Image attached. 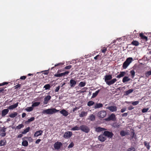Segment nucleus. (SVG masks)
Returning <instances> with one entry per match:
<instances>
[{
	"mask_svg": "<svg viewBox=\"0 0 151 151\" xmlns=\"http://www.w3.org/2000/svg\"><path fill=\"white\" fill-rule=\"evenodd\" d=\"M106 115V113L105 111H101L98 113V116L99 117L103 118L105 117Z\"/></svg>",
	"mask_w": 151,
	"mask_h": 151,
	"instance_id": "7",
	"label": "nucleus"
},
{
	"mask_svg": "<svg viewBox=\"0 0 151 151\" xmlns=\"http://www.w3.org/2000/svg\"><path fill=\"white\" fill-rule=\"evenodd\" d=\"M149 108H144L142 109V112L143 113H145L147 112V111L149 110Z\"/></svg>",
	"mask_w": 151,
	"mask_h": 151,
	"instance_id": "47",
	"label": "nucleus"
},
{
	"mask_svg": "<svg viewBox=\"0 0 151 151\" xmlns=\"http://www.w3.org/2000/svg\"><path fill=\"white\" fill-rule=\"evenodd\" d=\"M130 73L131 74L132 77L133 78L135 76V72L134 70H132L130 71Z\"/></svg>",
	"mask_w": 151,
	"mask_h": 151,
	"instance_id": "43",
	"label": "nucleus"
},
{
	"mask_svg": "<svg viewBox=\"0 0 151 151\" xmlns=\"http://www.w3.org/2000/svg\"><path fill=\"white\" fill-rule=\"evenodd\" d=\"M120 135L121 136L123 137L128 135V133L123 130H122L120 132Z\"/></svg>",
	"mask_w": 151,
	"mask_h": 151,
	"instance_id": "29",
	"label": "nucleus"
},
{
	"mask_svg": "<svg viewBox=\"0 0 151 151\" xmlns=\"http://www.w3.org/2000/svg\"><path fill=\"white\" fill-rule=\"evenodd\" d=\"M80 126L79 127L77 126H76L74 127H73L71 129V130L72 131H76V130H80Z\"/></svg>",
	"mask_w": 151,
	"mask_h": 151,
	"instance_id": "35",
	"label": "nucleus"
},
{
	"mask_svg": "<svg viewBox=\"0 0 151 151\" xmlns=\"http://www.w3.org/2000/svg\"><path fill=\"white\" fill-rule=\"evenodd\" d=\"M69 73V71H65L64 72L61 73L62 76H64L65 75H68Z\"/></svg>",
	"mask_w": 151,
	"mask_h": 151,
	"instance_id": "51",
	"label": "nucleus"
},
{
	"mask_svg": "<svg viewBox=\"0 0 151 151\" xmlns=\"http://www.w3.org/2000/svg\"><path fill=\"white\" fill-rule=\"evenodd\" d=\"M103 106V105L101 103L96 104L94 106V108L95 109L99 108L102 107Z\"/></svg>",
	"mask_w": 151,
	"mask_h": 151,
	"instance_id": "22",
	"label": "nucleus"
},
{
	"mask_svg": "<svg viewBox=\"0 0 151 151\" xmlns=\"http://www.w3.org/2000/svg\"><path fill=\"white\" fill-rule=\"evenodd\" d=\"M40 102H35L33 103L32 105V106L33 107H34L37 106H39L40 104Z\"/></svg>",
	"mask_w": 151,
	"mask_h": 151,
	"instance_id": "40",
	"label": "nucleus"
},
{
	"mask_svg": "<svg viewBox=\"0 0 151 151\" xmlns=\"http://www.w3.org/2000/svg\"><path fill=\"white\" fill-rule=\"evenodd\" d=\"M33 107L32 106L27 107L25 110L27 112H30L33 110Z\"/></svg>",
	"mask_w": 151,
	"mask_h": 151,
	"instance_id": "36",
	"label": "nucleus"
},
{
	"mask_svg": "<svg viewBox=\"0 0 151 151\" xmlns=\"http://www.w3.org/2000/svg\"><path fill=\"white\" fill-rule=\"evenodd\" d=\"M43 132V131L41 130L37 131L34 134V136L38 137L39 136L41 135L42 134Z\"/></svg>",
	"mask_w": 151,
	"mask_h": 151,
	"instance_id": "17",
	"label": "nucleus"
},
{
	"mask_svg": "<svg viewBox=\"0 0 151 151\" xmlns=\"http://www.w3.org/2000/svg\"><path fill=\"white\" fill-rule=\"evenodd\" d=\"M127 151H135V149L133 147H131L128 149Z\"/></svg>",
	"mask_w": 151,
	"mask_h": 151,
	"instance_id": "46",
	"label": "nucleus"
},
{
	"mask_svg": "<svg viewBox=\"0 0 151 151\" xmlns=\"http://www.w3.org/2000/svg\"><path fill=\"white\" fill-rule=\"evenodd\" d=\"M8 83L7 82H4L2 83H0V86L4 85H5L7 84H8Z\"/></svg>",
	"mask_w": 151,
	"mask_h": 151,
	"instance_id": "55",
	"label": "nucleus"
},
{
	"mask_svg": "<svg viewBox=\"0 0 151 151\" xmlns=\"http://www.w3.org/2000/svg\"><path fill=\"white\" fill-rule=\"evenodd\" d=\"M99 57H100L99 58L100 59V58H100V57H101L99 55H97L95 57H94V59L96 60L98 59Z\"/></svg>",
	"mask_w": 151,
	"mask_h": 151,
	"instance_id": "59",
	"label": "nucleus"
},
{
	"mask_svg": "<svg viewBox=\"0 0 151 151\" xmlns=\"http://www.w3.org/2000/svg\"><path fill=\"white\" fill-rule=\"evenodd\" d=\"M126 74V72L124 71H122L120 72V73L116 77L117 78H119L122 77L124 76Z\"/></svg>",
	"mask_w": 151,
	"mask_h": 151,
	"instance_id": "18",
	"label": "nucleus"
},
{
	"mask_svg": "<svg viewBox=\"0 0 151 151\" xmlns=\"http://www.w3.org/2000/svg\"><path fill=\"white\" fill-rule=\"evenodd\" d=\"M105 81L106 83L108 82L109 81L111 80L112 78V75H106L105 77Z\"/></svg>",
	"mask_w": 151,
	"mask_h": 151,
	"instance_id": "12",
	"label": "nucleus"
},
{
	"mask_svg": "<svg viewBox=\"0 0 151 151\" xmlns=\"http://www.w3.org/2000/svg\"><path fill=\"white\" fill-rule=\"evenodd\" d=\"M35 119L34 117H32L30 119H28L27 121L25 122V123L26 124H29L30 122L33 121Z\"/></svg>",
	"mask_w": 151,
	"mask_h": 151,
	"instance_id": "24",
	"label": "nucleus"
},
{
	"mask_svg": "<svg viewBox=\"0 0 151 151\" xmlns=\"http://www.w3.org/2000/svg\"><path fill=\"white\" fill-rule=\"evenodd\" d=\"M63 64H64L63 63H59L57 64H55V66L54 67H53L51 68V69L52 70L55 67H58V68H57L58 69L60 67H62L63 65Z\"/></svg>",
	"mask_w": 151,
	"mask_h": 151,
	"instance_id": "19",
	"label": "nucleus"
},
{
	"mask_svg": "<svg viewBox=\"0 0 151 151\" xmlns=\"http://www.w3.org/2000/svg\"><path fill=\"white\" fill-rule=\"evenodd\" d=\"M4 91H6V89L4 90V88H0V93L1 92L3 93Z\"/></svg>",
	"mask_w": 151,
	"mask_h": 151,
	"instance_id": "56",
	"label": "nucleus"
},
{
	"mask_svg": "<svg viewBox=\"0 0 151 151\" xmlns=\"http://www.w3.org/2000/svg\"><path fill=\"white\" fill-rule=\"evenodd\" d=\"M6 133L5 132H3L2 133H1L0 134V135L1 137H4L6 135Z\"/></svg>",
	"mask_w": 151,
	"mask_h": 151,
	"instance_id": "64",
	"label": "nucleus"
},
{
	"mask_svg": "<svg viewBox=\"0 0 151 151\" xmlns=\"http://www.w3.org/2000/svg\"><path fill=\"white\" fill-rule=\"evenodd\" d=\"M139 42L136 40H133L131 42V44L135 46H137L139 45Z\"/></svg>",
	"mask_w": 151,
	"mask_h": 151,
	"instance_id": "27",
	"label": "nucleus"
},
{
	"mask_svg": "<svg viewBox=\"0 0 151 151\" xmlns=\"http://www.w3.org/2000/svg\"><path fill=\"white\" fill-rule=\"evenodd\" d=\"M151 75V70L147 71L145 73V75L147 77H149Z\"/></svg>",
	"mask_w": 151,
	"mask_h": 151,
	"instance_id": "45",
	"label": "nucleus"
},
{
	"mask_svg": "<svg viewBox=\"0 0 151 151\" xmlns=\"http://www.w3.org/2000/svg\"><path fill=\"white\" fill-rule=\"evenodd\" d=\"M116 119V118L115 115L114 114L112 113L108 118L106 119V120L107 121L111 120L114 121Z\"/></svg>",
	"mask_w": 151,
	"mask_h": 151,
	"instance_id": "4",
	"label": "nucleus"
},
{
	"mask_svg": "<svg viewBox=\"0 0 151 151\" xmlns=\"http://www.w3.org/2000/svg\"><path fill=\"white\" fill-rule=\"evenodd\" d=\"M135 135V132L134 131H133L131 132V136L132 138H133L134 137Z\"/></svg>",
	"mask_w": 151,
	"mask_h": 151,
	"instance_id": "58",
	"label": "nucleus"
},
{
	"mask_svg": "<svg viewBox=\"0 0 151 151\" xmlns=\"http://www.w3.org/2000/svg\"><path fill=\"white\" fill-rule=\"evenodd\" d=\"M59 110H58L55 108H53L49 109H48L44 110L42 112L43 114H52L54 113H57L59 111Z\"/></svg>",
	"mask_w": 151,
	"mask_h": 151,
	"instance_id": "1",
	"label": "nucleus"
},
{
	"mask_svg": "<svg viewBox=\"0 0 151 151\" xmlns=\"http://www.w3.org/2000/svg\"><path fill=\"white\" fill-rule=\"evenodd\" d=\"M87 114V112L85 111H82L79 115V116L81 117L86 116Z\"/></svg>",
	"mask_w": 151,
	"mask_h": 151,
	"instance_id": "25",
	"label": "nucleus"
},
{
	"mask_svg": "<svg viewBox=\"0 0 151 151\" xmlns=\"http://www.w3.org/2000/svg\"><path fill=\"white\" fill-rule=\"evenodd\" d=\"M72 67V66L71 65H69L66 66L65 67V69H68L71 68Z\"/></svg>",
	"mask_w": 151,
	"mask_h": 151,
	"instance_id": "57",
	"label": "nucleus"
},
{
	"mask_svg": "<svg viewBox=\"0 0 151 151\" xmlns=\"http://www.w3.org/2000/svg\"><path fill=\"white\" fill-rule=\"evenodd\" d=\"M6 142L5 139L0 141V146H1L6 145Z\"/></svg>",
	"mask_w": 151,
	"mask_h": 151,
	"instance_id": "28",
	"label": "nucleus"
},
{
	"mask_svg": "<svg viewBox=\"0 0 151 151\" xmlns=\"http://www.w3.org/2000/svg\"><path fill=\"white\" fill-rule=\"evenodd\" d=\"M86 84V83L83 82H81L79 83V85L81 87H84L85 86Z\"/></svg>",
	"mask_w": 151,
	"mask_h": 151,
	"instance_id": "44",
	"label": "nucleus"
},
{
	"mask_svg": "<svg viewBox=\"0 0 151 151\" xmlns=\"http://www.w3.org/2000/svg\"><path fill=\"white\" fill-rule=\"evenodd\" d=\"M134 108L131 106H130L128 107V109L129 110H131L133 109Z\"/></svg>",
	"mask_w": 151,
	"mask_h": 151,
	"instance_id": "61",
	"label": "nucleus"
},
{
	"mask_svg": "<svg viewBox=\"0 0 151 151\" xmlns=\"http://www.w3.org/2000/svg\"><path fill=\"white\" fill-rule=\"evenodd\" d=\"M18 102H17L15 104L10 106L8 107V109L10 110L13 109L17 108L18 105Z\"/></svg>",
	"mask_w": 151,
	"mask_h": 151,
	"instance_id": "13",
	"label": "nucleus"
},
{
	"mask_svg": "<svg viewBox=\"0 0 151 151\" xmlns=\"http://www.w3.org/2000/svg\"><path fill=\"white\" fill-rule=\"evenodd\" d=\"M74 146V144L73 142H71V143L69 145L68 147V148H70L72 147H73Z\"/></svg>",
	"mask_w": 151,
	"mask_h": 151,
	"instance_id": "50",
	"label": "nucleus"
},
{
	"mask_svg": "<svg viewBox=\"0 0 151 151\" xmlns=\"http://www.w3.org/2000/svg\"><path fill=\"white\" fill-rule=\"evenodd\" d=\"M18 114L17 112H14L13 113H12L9 115V116L12 118H13L16 117Z\"/></svg>",
	"mask_w": 151,
	"mask_h": 151,
	"instance_id": "33",
	"label": "nucleus"
},
{
	"mask_svg": "<svg viewBox=\"0 0 151 151\" xmlns=\"http://www.w3.org/2000/svg\"><path fill=\"white\" fill-rule=\"evenodd\" d=\"M6 129V128L5 127H4L2 128V129H1V131L3 132H5Z\"/></svg>",
	"mask_w": 151,
	"mask_h": 151,
	"instance_id": "53",
	"label": "nucleus"
},
{
	"mask_svg": "<svg viewBox=\"0 0 151 151\" xmlns=\"http://www.w3.org/2000/svg\"><path fill=\"white\" fill-rule=\"evenodd\" d=\"M139 102L138 101H136L132 102V104L133 105H136L139 104Z\"/></svg>",
	"mask_w": 151,
	"mask_h": 151,
	"instance_id": "49",
	"label": "nucleus"
},
{
	"mask_svg": "<svg viewBox=\"0 0 151 151\" xmlns=\"http://www.w3.org/2000/svg\"><path fill=\"white\" fill-rule=\"evenodd\" d=\"M72 135V132H71L68 131L65 133L63 137L65 138L68 139Z\"/></svg>",
	"mask_w": 151,
	"mask_h": 151,
	"instance_id": "8",
	"label": "nucleus"
},
{
	"mask_svg": "<svg viewBox=\"0 0 151 151\" xmlns=\"http://www.w3.org/2000/svg\"><path fill=\"white\" fill-rule=\"evenodd\" d=\"M87 89V87H84V88H83L82 89V90H83V91H81V92L83 93V92H85Z\"/></svg>",
	"mask_w": 151,
	"mask_h": 151,
	"instance_id": "60",
	"label": "nucleus"
},
{
	"mask_svg": "<svg viewBox=\"0 0 151 151\" xmlns=\"http://www.w3.org/2000/svg\"><path fill=\"white\" fill-rule=\"evenodd\" d=\"M106 109L112 112L115 111L117 110V107L115 106H109L107 107Z\"/></svg>",
	"mask_w": 151,
	"mask_h": 151,
	"instance_id": "9",
	"label": "nucleus"
},
{
	"mask_svg": "<svg viewBox=\"0 0 151 151\" xmlns=\"http://www.w3.org/2000/svg\"><path fill=\"white\" fill-rule=\"evenodd\" d=\"M100 91V90L99 89L97 91H96L95 93H93L92 96V98H94L96 97L98 95L99 92Z\"/></svg>",
	"mask_w": 151,
	"mask_h": 151,
	"instance_id": "38",
	"label": "nucleus"
},
{
	"mask_svg": "<svg viewBox=\"0 0 151 151\" xmlns=\"http://www.w3.org/2000/svg\"><path fill=\"white\" fill-rule=\"evenodd\" d=\"M133 91V89H130L125 92V95L126 96L129 95L130 93H132Z\"/></svg>",
	"mask_w": 151,
	"mask_h": 151,
	"instance_id": "30",
	"label": "nucleus"
},
{
	"mask_svg": "<svg viewBox=\"0 0 151 151\" xmlns=\"http://www.w3.org/2000/svg\"><path fill=\"white\" fill-rule=\"evenodd\" d=\"M95 117L94 115L91 114L89 116L88 119L91 121H93L95 120Z\"/></svg>",
	"mask_w": 151,
	"mask_h": 151,
	"instance_id": "32",
	"label": "nucleus"
},
{
	"mask_svg": "<svg viewBox=\"0 0 151 151\" xmlns=\"http://www.w3.org/2000/svg\"><path fill=\"white\" fill-rule=\"evenodd\" d=\"M62 145L63 144L61 142H57L54 144V147L56 150H59Z\"/></svg>",
	"mask_w": 151,
	"mask_h": 151,
	"instance_id": "6",
	"label": "nucleus"
},
{
	"mask_svg": "<svg viewBox=\"0 0 151 151\" xmlns=\"http://www.w3.org/2000/svg\"><path fill=\"white\" fill-rule=\"evenodd\" d=\"M133 60L132 58L129 57L127 59L126 61L124 63L122 67L124 69H126Z\"/></svg>",
	"mask_w": 151,
	"mask_h": 151,
	"instance_id": "2",
	"label": "nucleus"
},
{
	"mask_svg": "<svg viewBox=\"0 0 151 151\" xmlns=\"http://www.w3.org/2000/svg\"><path fill=\"white\" fill-rule=\"evenodd\" d=\"M116 81L117 80L116 78H114L108 82H106V83L108 85L110 86L114 84Z\"/></svg>",
	"mask_w": 151,
	"mask_h": 151,
	"instance_id": "16",
	"label": "nucleus"
},
{
	"mask_svg": "<svg viewBox=\"0 0 151 151\" xmlns=\"http://www.w3.org/2000/svg\"><path fill=\"white\" fill-rule=\"evenodd\" d=\"M103 49H101V50L102 53H104L107 50V48L105 47L103 48Z\"/></svg>",
	"mask_w": 151,
	"mask_h": 151,
	"instance_id": "48",
	"label": "nucleus"
},
{
	"mask_svg": "<svg viewBox=\"0 0 151 151\" xmlns=\"http://www.w3.org/2000/svg\"><path fill=\"white\" fill-rule=\"evenodd\" d=\"M145 147H146L147 149L149 150L150 149V143L147 142L146 141H145L144 143Z\"/></svg>",
	"mask_w": 151,
	"mask_h": 151,
	"instance_id": "23",
	"label": "nucleus"
},
{
	"mask_svg": "<svg viewBox=\"0 0 151 151\" xmlns=\"http://www.w3.org/2000/svg\"><path fill=\"white\" fill-rule=\"evenodd\" d=\"M60 88V86H58L57 87H56V88L55 89V92H58Z\"/></svg>",
	"mask_w": 151,
	"mask_h": 151,
	"instance_id": "62",
	"label": "nucleus"
},
{
	"mask_svg": "<svg viewBox=\"0 0 151 151\" xmlns=\"http://www.w3.org/2000/svg\"><path fill=\"white\" fill-rule=\"evenodd\" d=\"M54 76L55 77H60L62 76L61 73H57L56 74H55L54 75Z\"/></svg>",
	"mask_w": 151,
	"mask_h": 151,
	"instance_id": "54",
	"label": "nucleus"
},
{
	"mask_svg": "<svg viewBox=\"0 0 151 151\" xmlns=\"http://www.w3.org/2000/svg\"><path fill=\"white\" fill-rule=\"evenodd\" d=\"M51 97L50 95H48L45 97L44 99L43 103L45 104H46L48 103L49 101L51 99Z\"/></svg>",
	"mask_w": 151,
	"mask_h": 151,
	"instance_id": "10",
	"label": "nucleus"
},
{
	"mask_svg": "<svg viewBox=\"0 0 151 151\" xmlns=\"http://www.w3.org/2000/svg\"><path fill=\"white\" fill-rule=\"evenodd\" d=\"M30 127H28L26 129H24V131L22 132V134H25L27 132H28L30 130Z\"/></svg>",
	"mask_w": 151,
	"mask_h": 151,
	"instance_id": "31",
	"label": "nucleus"
},
{
	"mask_svg": "<svg viewBox=\"0 0 151 151\" xmlns=\"http://www.w3.org/2000/svg\"><path fill=\"white\" fill-rule=\"evenodd\" d=\"M24 127V125L22 124H19L18 126H17L15 128V129H19L21 128Z\"/></svg>",
	"mask_w": 151,
	"mask_h": 151,
	"instance_id": "37",
	"label": "nucleus"
},
{
	"mask_svg": "<svg viewBox=\"0 0 151 151\" xmlns=\"http://www.w3.org/2000/svg\"><path fill=\"white\" fill-rule=\"evenodd\" d=\"M22 144L23 146L26 147L28 145V142L26 140H23L22 142Z\"/></svg>",
	"mask_w": 151,
	"mask_h": 151,
	"instance_id": "39",
	"label": "nucleus"
},
{
	"mask_svg": "<svg viewBox=\"0 0 151 151\" xmlns=\"http://www.w3.org/2000/svg\"><path fill=\"white\" fill-rule=\"evenodd\" d=\"M94 104V102L92 101H89L87 103V105L88 106H92Z\"/></svg>",
	"mask_w": 151,
	"mask_h": 151,
	"instance_id": "41",
	"label": "nucleus"
},
{
	"mask_svg": "<svg viewBox=\"0 0 151 151\" xmlns=\"http://www.w3.org/2000/svg\"><path fill=\"white\" fill-rule=\"evenodd\" d=\"M9 111V110L8 109H5L3 110L2 111L1 116H4L6 114H7Z\"/></svg>",
	"mask_w": 151,
	"mask_h": 151,
	"instance_id": "15",
	"label": "nucleus"
},
{
	"mask_svg": "<svg viewBox=\"0 0 151 151\" xmlns=\"http://www.w3.org/2000/svg\"><path fill=\"white\" fill-rule=\"evenodd\" d=\"M50 86L49 84H47L45 85L44 88H45L46 90H48L50 88Z\"/></svg>",
	"mask_w": 151,
	"mask_h": 151,
	"instance_id": "42",
	"label": "nucleus"
},
{
	"mask_svg": "<svg viewBox=\"0 0 151 151\" xmlns=\"http://www.w3.org/2000/svg\"><path fill=\"white\" fill-rule=\"evenodd\" d=\"M104 135L109 138H112L113 135V134L112 132L108 131H105L103 133Z\"/></svg>",
	"mask_w": 151,
	"mask_h": 151,
	"instance_id": "5",
	"label": "nucleus"
},
{
	"mask_svg": "<svg viewBox=\"0 0 151 151\" xmlns=\"http://www.w3.org/2000/svg\"><path fill=\"white\" fill-rule=\"evenodd\" d=\"M70 86L71 87H74L76 84V82L74 80L71 79L70 80Z\"/></svg>",
	"mask_w": 151,
	"mask_h": 151,
	"instance_id": "11",
	"label": "nucleus"
},
{
	"mask_svg": "<svg viewBox=\"0 0 151 151\" xmlns=\"http://www.w3.org/2000/svg\"><path fill=\"white\" fill-rule=\"evenodd\" d=\"M147 57L149 59H151V51L149 52L147 54Z\"/></svg>",
	"mask_w": 151,
	"mask_h": 151,
	"instance_id": "52",
	"label": "nucleus"
},
{
	"mask_svg": "<svg viewBox=\"0 0 151 151\" xmlns=\"http://www.w3.org/2000/svg\"><path fill=\"white\" fill-rule=\"evenodd\" d=\"M139 36L141 39H142L143 40H145L146 41L147 40V36H145L142 33H140L139 34Z\"/></svg>",
	"mask_w": 151,
	"mask_h": 151,
	"instance_id": "20",
	"label": "nucleus"
},
{
	"mask_svg": "<svg viewBox=\"0 0 151 151\" xmlns=\"http://www.w3.org/2000/svg\"><path fill=\"white\" fill-rule=\"evenodd\" d=\"M80 130L86 133H88L90 131V129L86 125H83L80 126Z\"/></svg>",
	"mask_w": 151,
	"mask_h": 151,
	"instance_id": "3",
	"label": "nucleus"
},
{
	"mask_svg": "<svg viewBox=\"0 0 151 151\" xmlns=\"http://www.w3.org/2000/svg\"><path fill=\"white\" fill-rule=\"evenodd\" d=\"M105 130L104 128H102L100 127H98L96 128V131L97 132H100Z\"/></svg>",
	"mask_w": 151,
	"mask_h": 151,
	"instance_id": "34",
	"label": "nucleus"
},
{
	"mask_svg": "<svg viewBox=\"0 0 151 151\" xmlns=\"http://www.w3.org/2000/svg\"><path fill=\"white\" fill-rule=\"evenodd\" d=\"M130 80V78L128 76H124L123 78L122 82L124 83H126Z\"/></svg>",
	"mask_w": 151,
	"mask_h": 151,
	"instance_id": "21",
	"label": "nucleus"
},
{
	"mask_svg": "<svg viewBox=\"0 0 151 151\" xmlns=\"http://www.w3.org/2000/svg\"><path fill=\"white\" fill-rule=\"evenodd\" d=\"M126 108H123L121 110V111H120L121 112V113H123L126 111Z\"/></svg>",
	"mask_w": 151,
	"mask_h": 151,
	"instance_id": "63",
	"label": "nucleus"
},
{
	"mask_svg": "<svg viewBox=\"0 0 151 151\" xmlns=\"http://www.w3.org/2000/svg\"><path fill=\"white\" fill-rule=\"evenodd\" d=\"M98 138L99 140L101 142H104L106 140V138L104 137L102 135H101L99 136Z\"/></svg>",
	"mask_w": 151,
	"mask_h": 151,
	"instance_id": "26",
	"label": "nucleus"
},
{
	"mask_svg": "<svg viewBox=\"0 0 151 151\" xmlns=\"http://www.w3.org/2000/svg\"><path fill=\"white\" fill-rule=\"evenodd\" d=\"M61 114L64 116H67L68 115V112L64 109H63L60 111Z\"/></svg>",
	"mask_w": 151,
	"mask_h": 151,
	"instance_id": "14",
	"label": "nucleus"
}]
</instances>
